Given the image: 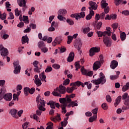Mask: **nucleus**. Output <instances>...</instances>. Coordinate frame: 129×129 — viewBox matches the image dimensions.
<instances>
[{
	"label": "nucleus",
	"mask_w": 129,
	"mask_h": 129,
	"mask_svg": "<svg viewBox=\"0 0 129 129\" xmlns=\"http://www.w3.org/2000/svg\"><path fill=\"white\" fill-rule=\"evenodd\" d=\"M102 108L104 109V110H107L108 109V106L107 105V104L106 103H103L102 105Z\"/></svg>",
	"instance_id": "44"
},
{
	"label": "nucleus",
	"mask_w": 129,
	"mask_h": 129,
	"mask_svg": "<svg viewBox=\"0 0 129 129\" xmlns=\"http://www.w3.org/2000/svg\"><path fill=\"white\" fill-rule=\"evenodd\" d=\"M119 76L116 75H112L110 76V79L111 80H115V79H117Z\"/></svg>",
	"instance_id": "55"
},
{
	"label": "nucleus",
	"mask_w": 129,
	"mask_h": 129,
	"mask_svg": "<svg viewBox=\"0 0 129 129\" xmlns=\"http://www.w3.org/2000/svg\"><path fill=\"white\" fill-rule=\"evenodd\" d=\"M59 101L61 103L60 107L62 109L61 112L62 113H66L67 110H66V107H67V104L71 102V99H68L67 100L65 98H59Z\"/></svg>",
	"instance_id": "5"
},
{
	"label": "nucleus",
	"mask_w": 129,
	"mask_h": 129,
	"mask_svg": "<svg viewBox=\"0 0 129 129\" xmlns=\"http://www.w3.org/2000/svg\"><path fill=\"white\" fill-rule=\"evenodd\" d=\"M100 51V49L97 47H92L90 49V57H92L95 55V53H98Z\"/></svg>",
	"instance_id": "16"
},
{
	"label": "nucleus",
	"mask_w": 129,
	"mask_h": 129,
	"mask_svg": "<svg viewBox=\"0 0 129 129\" xmlns=\"http://www.w3.org/2000/svg\"><path fill=\"white\" fill-rule=\"evenodd\" d=\"M100 61H95L93 65V69L94 71H97L100 67H101V63H103V55H100L99 57Z\"/></svg>",
	"instance_id": "7"
},
{
	"label": "nucleus",
	"mask_w": 129,
	"mask_h": 129,
	"mask_svg": "<svg viewBox=\"0 0 129 129\" xmlns=\"http://www.w3.org/2000/svg\"><path fill=\"white\" fill-rule=\"evenodd\" d=\"M23 21L25 24H29V23H30V21H29V20H28L29 18L28 16H23Z\"/></svg>",
	"instance_id": "42"
},
{
	"label": "nucleus",
	"mask_w": 129,
	"mask_h": 129,
	"mask_svg": "<svg viewBox=\"0 0 129 129\" xmlns=\"http://www.w3.org/2000/svg\"><path fill=\"white\" fill-rule=\"evenodd\" d=\"M74 47L78 50L80 54L82 53L81 50V47H82V42H81V39L77 38L74 42Z\"/></svg>",
	"instance_id": "8"
},
{
	"label": "nucleus",
	"mask_w": 129,
	"mask_h": 129,
	"mask_svg": "<svg viewBox=\"0 0 129 129\" xmlns=\"http://www.w3.org/2000/svg\"><path fill=\"white\" fill-rule=\"evenodd\" d=\"M60 65L57 64V63H54L52 64V68L54 69H56V70H58V69H60Z\"/></svg>",
	"instance_id": "51"
},
{
	"label": "nucleus",
	"mask_w": 129,
	"mask_h": 129,
	"mask_svg": "<svg viewBox=\"0 0 129 129\" xmlns=\"http://www.w3.org/2000/svg\"><path fill=\"white\" fill-rule=\"evenodd\" d=\"M15 19V16L13 13L10 12L9 13V17L8 18V20H14Z\"/></svg>",
	"instance_id": "52"
},
{
	"label": "nucleus",
	"mask_w": 129,
	"mask_h": 129,
	"mask_svg": "<svg viewBox=\"0 0 129 129\" xmlns=\"http://www.w3.org/2000/svg\"><path fill=\"white\" fill-rule=\"evenodd\" d=\"M70 83V80H69V79H67L66 80H64L63 81V85H68V84H69V83Z\"/></svg>",
	"instance_id": "59"
},
{
	"label": "nucleus",
	"mask_w": 129,
	"mask_h": 129,
	"mask_svg": "<svg viewBox=\"0 0 129 129\" xmlns=\"http://www.w3.org/2000/svg\"><path fill=\"white\" fill-rule=\"evenodd\" d=\"M51 120L54 122H56L57 120H61V117H60V114H57L56 117H55V118L51 117Z\"/></svg>",
	"instance_id": "25"
},
{
	"label": "nucleus",
	"mask_w": 129,
	"mask_h": 129,
	"mask_svg": "<svg viewBox=\"0 0 129 129\" xmlns=\"http://www.w3.org/2000/svg\"><path fill=\"white\" fill-rule=\"evenodd\" d=\"M67 13V11H66V10L60 9L58 12V15H60L61 16H64V15H66Z\"/></svg>",
	"instance_id": "29"
},
{
	"label": "nucleus",
	"mask_w": 129,
	"mask_h": 129,
	"mask_svg": "<svg viewBox=\"0 0 129 129\" xmlns=\"http://www.w3.org/2000/svg\"><path fill=\"white\" fill-rule=\"evenodd\" d=\"M112 27L113 28V31L115 32L116 29L118 28V24H117V23H115L112 25Z\"/></svg>",
	"instance_id": "45"
},
{
	"label": "nucleus",
	"mask_w": 129,
	"mask_h": 129,
	"mask_svg": "<svg viewBox=\"0 0 129 129\" xmlns=\"http://www.w3.org/2000/svg\"><path fill=\"white\" fill-rule=\"evenodd\" d=\"M83 32L84 34H87V33H89V32H90V28H89V27L84 28L83 29Z\"/></svg>",
	"instance_id": "43"
},
{
	"label": "nucleus",
	"mask_w": 129,
	"mask_h": 129,
	"mask_svg": "<svg viewBox=\"0 0 129 129\" xmlns=\"http://www.w3.org/2000/svg\"><path fill=\"white\" fill-rule=\"evenodd\" d=\"M67 23H68L69 25H70V26H72L73 25H74V21H73V20L70 19L67 20Z\"/></svg>",
	"instance_id": "50"
},
{
	"label": "nucleus",
	"mask_w": 129,
	"mask_h": 129,
	"mask_svg": "<svg viewBox=\"0 0 129 129\" xmlns=\"http://www.w3.org/2000/svg\"><path fill=\"white\" fill-rule=\"evenodd\" d=\"M89 5L90 7H89V10H90V13L86 17V20L87 21H89V20H91L92 17L94 16V11L97 10V4L93 1H90L89 2Z\"/></svg>",
	"instance_id": "3"
},
{
	"label": "nucleus",
	"mask_w": 129,
	"mask_h": 129,
	"mask_svg": "<svg viewBox=\"0 0 129 129\" xmlns=\"http://www.w3.org/2000/svg\"><path fill=\"white\" fill-rule=\"evenodd\" d=\"M129 89V82L127 83L125 86H124L122 88V90L123 92L126 91V90Z\"/></svg>",
	"instance_id": "34"
},
{
	"label": "nucleus",
	"mask_w": 129,
	"mask_h": 129,
	"mask_svg": "<svg viewBox=\"0 0 129 129\" xmlns=\"http://www.w3.org/2000/svg\"><path fill=\"white\" fill-rule=\"evenodd\" d=\"M9 113L11 114L12 116L13 117H15V118H17V109H12L10 110Z\"/></svg>",
	"instance_id": "23"
},
{
	"label": "nucleus",
	"mask_w": 129,
	"mask_h": 129,
	"mask_svg": "<svg viewBox=\"0 0 129 129\" xmlns=\"http://www.w3.org/2000/svg\"><path fill=\"white\" fill-rule=\"evenodd\" d=\"M75 84H76V85L77 86H78V87H79V86H80V85L82 86V87H84V84H83V83H82L80 81H77L76 82H74Z\"/></svg>",
	"instance_id": "41"
},
{
	"label": "nucleus",
	"mask_w": 129,
	"mask_h": 129,
	"mask_svg": "<svg viewBox=\"0 0 129 129\" xmlns=\"http://www.w3.org/2000/svg\"><path fill=\"white\" fill-rule=\"evenodd\" d=\"M93 83L96 85H99L101 84L102 85L104 84L106 82V78H105V76L102 72L100 73L99 74V79L97 80H93L91 81Z\"/></svg>",
	"instance_id": "6"
},
{
	"label": "nucleus",
	"mask_w": 129,
	"mask_h": 129,
	"mask_svg": "<svg viewBox=\"0 0 129 129\" xmlns=\"http://www.w3.org/2000/svg\"><path fill=\"white\" fill-rule=\"evenodd\" d=\"M122 14L124 15V16H129V11L128 10H124L122 12Z\"/></svg>",
	"instance_id": "64"
},
{
	"label": "nucleus",
	"mask_w": 129,
	"mask_h": 129,
	"mask_svg": "<svg viewBox=\"0 0 129 129\" xmlns=\"http://www.w3.org/2000/svg\"><path fill=\"white\" fill-rule=\"evenodd\" d=\"M7 33H8V32L5 30H3L1 32L0 35L4 40H7V39H8L9 37H10L8 34H7Z\"/></svg>",
	"instance_id": "18"
},
{
	"label": "nucleus",
	"mask_w": 129,
	"mask_h": 129,
	"mask_svg": "<svg viewBox=\"0 0 129 129\" xmlns=\"http://www.w3.org/2000/svg\"><path fill=\"white\" fill-rule=\"evenodd\" d=\"M52 70H53V69L52 68V67H51V66H47V68L45 70V72L46 73H49V72H51V71H52Z\"/></svg>",
	"instance_id": "39"
},
{
	"label": "nucleus",
	"mask_w": 129,
	"mask_h": 129,
	"mask_svg": "<svg viewBox=\"0 0 129 129\" xmlns=\"http://www.w3.org/2000/svg\"><path fill=\"white\" fill-rule=\"evenodd\" d=\"M79 62L80 61H76L75 63L76 71H78V69H80V64L79 63Z\"/></svg>",
	"instance_id": "46"
},
{
	"label": "nucleus",
	"mask_w": 129,
	"mask_h": 129,
	"mask_svg": "<svg viewBox=\"0 0 129 129\" xmlns=\"http://www.w3.org/2000/svg\"><path fill=\"white\" fill-rule=\"evenodd\" d=\"M97 118V116H96V115H93L89 118V122H93L94 120H96Z\"/></svg>",
	"instance_id": "35"
},
{
	"label": "nucleus",
	"mask_w": 129,
	"mask_h": 129,
	"mask_svg": "<svg viewBox=\"0 0 129 129\" xmlns=\"http://www.w3.org/2000/svg\"><path fill=\"white\" fill-rule=\"evenodd\" d=\"M58 49L60 50V54L64 53V52H66V48L64 47H58Z\"/></svg>",
	"instance_id": "57"
},
{
	"label": "nucleus",
	"mask_w": 129,
	"mask_h": 129,
	"mask_svg": "<svg viewBox=\"0 0 129 129\" xmlns=\"http://www.w3.org/2000/svg\"><path fill=\"white\" fill-rule=\"evenodd\" d=\"M17 4L19 7H23L27 4L26 0H17Z\"/></svg>",
	"instance_id": "24"
},
{
	"label": "nucleus",
	"mask_w": 129,
	"mask_h": 129,
	"mask_svg": "<svg viewBox=\"0 0 129 129\" xmlns=\"http://www.w3.org/2000/svg\"><path fill=\"white\" fill-rule=\"evenodd\" d=\"M108 4L106 3V1L102 0L101 2V7L102 9H104L105 14H108L109 13V7H107Z\"/></svg>",
	"instance_id": "12"
},
{
	"label": "nucleus",
	"mask_w": 129,
	"mask_h": 129,
	"mask_svg": "<svg viewBox=\"0 0 129 129\" xmlns=\"http://www.w3.org/2000/svg\"><path fill=\"white\" fill-rule=\"evenodd\" d=\"M102 26V22H100L99 23H98L96 25V28L98 30H100V28H101Z\"/></svg>",
	"instance_id": "60"
},
{
	"label": "nucleus",
	"mask_w": 129,
	"mask_h": 129,
	"mask_svg": "<svg viewBox=\"0 0 129 129\" xmlns=\"http://www.w3.org/2000/svg\"><path fill=\"white\" fill-rule=\"evenodd\" d=\"M61 42H62V37L58 36L56 37L52 42V45L55 46L56 45H57V44H61Z\"/></svg>",
	"instance_id": "19"
},
{
	"label": "nucleus",
	"mask_w": 129,
	"mask_h": 129,
	"mask_svg": "<svg viewBox=\"0 0 129 129\" xmlns=\"http://www.w3.org/2000/svg\"><path fill=\"white\" fill-rule=\"evenodd\" d=\"M74 57H75L74 52L73 51L71 52L67 58L68 62L71 63V62L73 61V60H74Z\"/></svg>",
	"instance_id": "20"
},
{
	"label": "nucleus",
	"mask_w": 129,
	"mask_h": 129,
	"mask_svg": "<svg viewBox=\"0 0 129 129\" xmlns=\"http://www.w3.org/2000/svg\"><path fill=\"white\" fill-rule=\"evenodd\" d=\"M47 125L46 129H53V123L52 122H49Z\"/></svg>",
	"instance_id": "49"
},
{
	"label": "nucleus",
	"mask_w": 129,
	"mask_h": 129,
	"mask_svg": "<svg viewBox=\"0 0 129 129\" xmlns=\"http://www.w3.org/2000/svg\"><path fill=\"white\" fill-rule=\"evenodd\" d=\"M68 92V93H72L74 90L72 87H68L66 89V87L61 85H59V87H57L56 89L54 90V91L51 93V94L53 95V96H57L58 97H61L62 95L61 94H65Z\"/></svg>",
	"instance_id": "1"
},
{
	"label": "nucleus",
	"mask_w": 129,
	"mask_h": 129,
	"mask_svg": "<svg viewBox=\"0 0 129 129\" xmlns=\"http://www.w3.org/2000/svg\"><path fill=\"white\" fill-rule=\"evenodd\" d=\"M39 78L42 80V81H45V82H47L46 81V76L45 75V72H42L41 74L39 75Z\"/></svg>",
	"instance_id": "26"
},
{
	"label": "nucleus",
	"mask_w": 129,
	"mask_h": 129,
	"mask_svg": "<svg viewBox=\"0 0 129 129\" xmlns=\"http://www.w3.org/2000/svg\"><path fill=\"white\" fill-rule=\"evenodd\" d=\"M70 86H72V88L75 90V89H77V87L76 86V84L75 83H72L70 84Z\"/></svg>",
	"instance_id": "58"
},
{
	"label": "nucleus",
	"mask_w": 129,
	"mask_h": 129,
	"mask_svg": "<svg viewBox=\"0 0 129 129\" xmlns=\"http://www.w3.org/2000/svg\"><path fill=\"white\" fill-rule=\"evenodd\" d=\"M38 46L39 49H42V48H43L44 47L46 46V45L45 44V42L43 41H40L38 43Z\"/></svg>",
	"instance_id": "28"
},
{
	"label": "nucleus",
	"mask_w": 129,
	"mask_h": 129,
	"mask_svg": "<svg viewBox=\"0 0 129 129\" xmlns=\"http://www.w3.org/2000/svg\"><path fill=\"white\" fill-rule=\"evenodd\" d=\"M15 16L16 17H19L21 14H22V11H19V9L17 8L15 10Z\"/></svg>",
	"instance_id": "40"
},
{
	"label": "nucleus",
	"mask_w": 129,
	"mask_h": 129,
	"mask_svg": "<svg viewBox=\"0 0 129 129\" xmlns=\"http://www.w3.org/2000/svg\"><path fill=\"white\" fill-rule=\"evenodd\" d=\"M103 42L106 47H110L111 46V39L107 36H105L103 38Z\"/></svg>",
	"instance_id": "15"
},
{
	"label": "nucleus",
	"mask_w": 129,
	"mask_h": 129,
	"mask_svg": "<svg viewBox=\"0 0 129 129\" xmlns=\"http://www.w3.org/2000/svg\"><path fill=\"white\" fill-rule=\"evenodd\" d=\"M128 95V94H127V93H124V94L122 95V97L121 96H118L116 99L115 102L114 103L115 107H116L117 105L119 104L120 101H121V98L122 100H124V99H126V98H127Z\"/></svg>",
	"instance_id": "10"
},
{
	"label": "nucleus",
	"mask_w": 129,
	"mask_h": 129,
	"mask_svg": "<svg viewBox=\"0 0 129 129\" xmlns=\"http://www.w3.org/2000/svg\"><path fill=\"white\" fill-rule=\"evenodd\" d=\"M0 51H1V55L3 57H7L8 55H9V50L8 49L4 47L3 45H0Z\"/></svg>",
	"instance_id": "13"
},
{
	"label": "nucleus",
	"mask_w": 129,
	"mask_h": 129,
	"mask_svg": "<svg viewBox=\"0 0 129 129\" xmlns=\"http://www.w3.org/2000/svg\"><path fill=\"white\" fill-rule=\"evenodd\" d=\"M48 32H54L55 28L54 27V22L51 23V26L48 29Z\"/></svg>",
	"instance_id": "37"
},
{
	"label": "nucleus",
	"mask_w": 129,
	"mask_h": 129,
	"mask_svg": "<svg viewBox=\"0 0 129 129\" xmlns=\"http://www.w3.org/2000/svg\"><path fill=\"white\" fill-rule=\"evenodd\" d=\"M120 38L121 41H124V40H125V39L126 38V34H125V33H121L120 35Z\"/></svg>",
	"instance_id": "30"
},
{
	"label": "nucleus",
	"mask_w": 129,
	"mask_h": 129,
	"mask_svg": "<svg viewBox=\"0 0 129 129\" xmlns=\"http://www.w3.org/2000/svg\"><path fill=\"white\" fill-rule=\"evenodd\" d=\"M81 72H82L83 75H85L86 76H87L88 73V71L84 69V68L82 67L81 69Z\"/></svg>",
	"instance_id": "32"
},
{
	"label": "nucleus",
	"mask_w": 129,
	"mask_h": 129,
	"mask_svg": "<svg viewBox=\"0 0 129 129\" xmlns=\"http://www.w3.org/2000/svg\"><path fill=\"white\" fill-rule=\"evenodd\" d=\"M29 90L30 94H34V92L36 91V89H35V88H32L31 89L29 88Z\"/></svg>",
	"instance_id": "63"
},
{
	"label": "nucleus",
	"mask_w": 129,
	"mask_h": 129,
	"mask_svg": "<svg viewBox=\"0 0 129 129\" xmlns=\"http://www.w3.org/2000/svg\"><path fill=\"white\" fill-rule=\"evenodd\" d=\"M29 27H30V28H31V29H33V30L35 29H37V25L34 23H31L29 25Z\"/></svg>",
	"instance_id": "61"
},
{
	"label": "nucleus",
	"mask_w": 129,
	"mask_h": 129,
	"mask_svg": "<svg viewBox=\"0 0 129 129\" xmlns=\"http://www.w3.org/2000/svg\"><path fill=\"white\" fill-rule=\"evenodd\" d=\"M124 104H125V105H126V106H123L122 107V109H123V110H126L127 109H129V97H127V100H125Z\"/></svg>",
	"instance_id": "21"
},
{
	"label": "nucleus",
	"mask_w": 129,
	"mask_h": 129,
	"mask_svg": "<svg viewBox=\"0 0 129 129\" xmlns=\"http://www.w3.org/2000/svg\"><path fill=\"white\" fill-rule=\"evenodd\" d=\"M29 90H30V88L29 87H25L24 88V93L25 95H26V96L27 95H29Z\"/></svg>",
	"instance_id": "36"
},
{
	"label": "nucleus",
	"mask_w": 129,
	"mask_h": 129,
	"mask_svg": "<svg viewBox=\"0 0 129 129\" xmlns=\"http://www.w3.org/2000/svg\"><path fill=\"white\" fill-rule=\"evenodd\" d=\"M118 65V62L115 60H113L111 61L110 64V68L111 69H115Z\"/></svg>",
	"instance_id": "22"
},
{
	"label": "nucleus",
	"mask_w": 129,
	"mask_h": 129,
	"mask_svg": "<svg viewBox=\"0 0 129 129\" xmlns=\"http://www.w3.org/2000/svg\"><path fill=\"white\" fill-rule=\"evenodd\" d=\"M47 105H50L51 108L55 109V102L53 101H49L48 103H47Z\"/></svg>",
	"instance_id": "31"
},
{
	"label": "nucleus",
	"mask_w": 129,
	"mask_h": 129,
	"mask_svg": "<svg viewBox=\"0 0 129 129\" xmlns=\"http://www.w3.org/2000/svg\"><path fill=\"white\" fill-rule=\"evenodd\" d=\"M98 111V108H95V109L92 110V113L94 114L93 115H96L97 116V112Z\"/></svg>",
	"instance_id": "48"
},
{
	"label": "nucleus",
	"mask_w": 129,
	"mask_h": 129,
	"mask_svg": "<svg viewBox=\"0 0 129 129\" xmlns=\"http://www.w3.org/2000/svg\"><path fill=\"white\" fill-rule=\"evenodd\" d=\"M36 102L37 103V107L38 108L36 111V114L37 115H41L43 111L46 110V108H45L46 102L44 100L40 99V97L36 98Z\"/></svg>",
	"instance_id": "2"
},
{
	"label": "nucleus",
	"mask_w": 129,
	"mask_h": 129,
	"mask_svg": "<svg viewBox=\"0 0 129 129\" xmlns=\"http://www.w3.org/2000/svg\"><path fill=\"white\" fill-rule=\"evenodd\" d=\"M73 40V37H72V36H68V44H71V42H72V40Z\"/></svg>",
	"instance_id": "53"
},
{
	"label": "nucleus",
	"mask_w": 129,
	"mask_h": 129,
	"mask_svg": "<svg viewBox=\"0 0 129 129\" xmlns=\"http://www.w3.org/2000/svg\"><path fill=\"white\" fill-rule=\"evenodd\" d=\"M75 97V94H72L70 96L68 95H67L66 96V98H64L67 101V100L69 99H71V98H74Z\"/></svg>",
	"instance_id": "33"
},
{
	"label": "nucleus",
	"mask_w": 129,
	"mask_h": 129,
	"mask_svg": "<svg viewBox=\"0 0 129 129\" xmlns=\"http://www.w3.org/2000/svg\"><path fill=\"white\" fill-rule=\"evenodd\" d=\"M84 86L87 85V88H88V89H91V87L92 86L91 84H89V82H86L84 83Z\"/></svg>",
	"instance_id": "54"
},
{
	"label": "nucleus",
	"mask_w": 129,
	"mask_h": 129,
	"mask_svg": "<svg viewBox=\"0 0 129 129\" xmlns=\"http://www.w3.org/2000/svg\"><path fill=\"white\" fill-rule=\"evenodd\" d=\"M41 52L43 53H47L48 52V48L46 47V46H44L41 48H40Z\"/></svg>",
	"instance_id": "56"
},
{
	"label": "nucleus",
	"mask_w": 129,
	"mask_h": 129,
	"mask_svg": "<svg viewBox=\"0 0 129 129\" xmlns=\"http://www.w3.org/2000/svg\"><path fill=\"white\" fill-rule=\"evenodd\" d=\"M30 125V123L26 122L25 123H24L23 125H22V128L23 129H26L27 128V127H29V126Z\"/></svg>",
	"instance_id": "47"
},
{
	"label": "nucleus",
	"mask_w": 129,
	"mask_h": 129,
	"mask_svg": "<svg viewBox=\"0 0 129 129\" xmlns=\"http://www.w3.org/2000/svg\"><path fill=\"white\" fill-rule=\"evenodd\" d=\"M71 18H75L76 20H78L81 18H84L85 17V12H82L80 13L72 14L71 15Z\"/></svg>",
	"instance_id": "14"
},
{
	"label": "nucleus",
	"mask_w": 129,
	"mask_h": 129,
	"mask_svg": "<svg viewBox=\"0 0 129 129\" xmlns=\"http://www.w3.org/2000/svg\"><path fill=\"white\" fill-rule=\"evenodd\" d=\"M14 71V74H19L21 72V66H20V61H16L13 62Z\"/></svg>",
	"instance_id": "11"
},
{
	"label": "nucleus",
	"mask_w": 129,
	"mask_h": 129,
	"mask_svg": "<svg viewBox=\"0 0 129 129\" xmlns=\"http://www.w3.org/2000/svg\"><path fill=\"white\" fill-rule=\"evenodd\" d=\"M107 31L104 32L102 31H97V34L98 35V37L99 38H101V37H105L107 35L108 37H110L111 36V32H110L111 28L110 27H108L106 28Z\"/></svg>",
	"instance_id": "9"
},
{
	"label": "nucleus",
	"mask_w": 129,
	"mask_h": 129,
	"mask_svg": "<svg viewBox=\"0 0 129 129\" xmlns=\"http://www.w3.org/2000/svg\"><path fill=\"white\" fill-rule=\"evenodd\" d=\"M22 43L23 44H25V43H29V37L27 35L22 37Z\"/></svg>",
	"instance_id": "27"
},
{
	"label": "nucleus",
	"mask_w": 129,
	"mask_h": 129,
	"mask_svg": "<svg viewBox=\"0 0 129 129\" xmlns=\"http://www.w3.org/2000/svg\"><path fill=\"white\" fill-rule=\"evenodd\" d=\"M38 64H39V61L37 60H35L33 63V65L35 67L34 68V72H36L37 73H40V70H41V68H39V67H38Z\"/></svg>",
	"instance_id": "17"
},
{
	"label": "nucleus",
	"mask_w": 129,
	"mask_h": 129,
	"mask_svg": "<svg viewBox=\"0 0 129 129\" xmlns=\"http://www.w3.org/2000/svg\"><path fill=\"white\" fill-rule=\"evenodd\" d=\"M7 92L6 90V88L3 87L2 89H0V101L3 99V98L6 101H11L12 100L13 95L12 93L6 94L5 95V93Z\"/></svg>",
	"instance_id": "4"
},
{
	"label": "nucleus",
	"mask_w": 129,
	"mask_h": 129,
	"mask_svg": "<svg viewBox=\"0 0 129 129\" xmlns=\"http://www.w3.org/2000/svg\"><path fill=\"white\" fill-rule=\"evenodd\" d=\"M34 83L36 84L37 87L41 86V85H42V81L40 79L34 80Z\"/></svg>",
	"instance_id": "38"
},
{
	"label": "nucleus",
	"mask_w": 129,
	"mask_h": 129,
	"mask_svg": "<svg viewBox=\"0 0 129 129\" xmlns=\"http://www.w3.org/2000/svg\"><path fill=\"white\" fill-rule=\"evenodd\" d=\"M106 99L108 102H111V97L109 95L106 96Z\"/></svg>",
	"instance_id": "62"
}]
</instances>
